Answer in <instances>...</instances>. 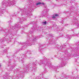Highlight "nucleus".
<instances>
[{"label":"nucleus","mask_w":79,"mask_h":79,"mask_svg":"<svg viewBox=\"0 0 79 79\" xmlns=\"http://www.w3.org/2000/svg\"><path fill=\"white\" fill-rule=\"evenodd\" d=\"M61 58H59V60H61L60 64H59V65L57 66H52V64L49 62V61H50L49 59L47 58L42 59L39 62H38L37 60H36L35 61L34 64H35L36 63H38V64L41 66H43V68H45L49 66V68L50 69H51V71H53L54 72L58 73V71H57V69H58V67H63L65 66V64H66V58L64 57H61Z\"/></svg>","instance_id":"nucleus-1"},{"label":"nucleus","mask_w":79,"mask_h":79,"mask_svg":"<svg viewBox=\"0 0 79 79\" xmlns=\"http://www.w3.org/2000/svg\"><path fill=\"white\" fill-rule=\"evenodd\" d=\"M28 36L29 37V38L28 39L27 43H23L21 48L17 49L15 51L16 53H18L21 50H24V49L27 47V45L31 46L32 45H35L37 44L36 39H37L39 38V37L34 36V35L31 34H29Z\"/></svg>","instance_id":"nucleus-2"},{"label":"nucleus","mask_w":79,"mask_h":79,"mask_svg":"<svg viewBox=\"0 0 79 79\" xmlns=\"http://www.w3.org/2000/svg\"><path fill=\"white\" fill-rule=\"evenodd\" d=\"M19 10L20 13H21V16L22 17L19 19V23L21 24H23V22L24 21L27 20V18L29 16H31L32 15L31 14H30L32 10L29 9V8H26L25 7V8L23 9H19Z\"/></svg>","instance_id":"nucleus-3"},{"label":"nucleus","mask_w":79,"mask_h":79,"mask_svg":"<svg viewBox=\"0 0 79 79\" xmlns=\"http://www.w3.org/2000/svg\"><path fill=\"white\" fill-rule=\"evenodd\" d=\"M19 23H17V24H15L13 27L11 25L10 26V28L6 30V32H9L8 33V36L9 37H13V36L15 35V32L13 31V30L15 29V31H18V28L20 27L21 25H19Z\"/></svg>","instance_id":"nucleus-4"},{"label":"nucleus","mask_w":79,"mask_h":79,"mask_svg":"<svg viewBox=\"0 0 79 79\" xmlns=\"http://www.w3.org/2000/svg\"><path fill=\"white\" fill-rule=\"evenodd\" d=\"M16 3V0H13L12 1L4 0L2 2V4L3 6L2 7L5 8V11H6V7L9 6H14Z\"/></svg>","instance_id":"nucleus-5"},{"label":"nucleus","mask_w":79,"mask_h":79,"mask_svg":"<svg viewBox=\"0 0 79 79\" xmlns=\"http://www.w3.org/2000/svg\"><path fill=\"white\" fill-rule=\"evenodd\" d=\"M25 67L24 68V72H27L29 70L31 71L33 75H35V68L31 66L29 64H25Z\"/></svg>","instance_id":"nucleus-6"},{"label":"nucleus","mask_w":79,"mask_h":79,"mask_svg":"<svg viewBox=\"0 0 79 79\" xmlns=\"http://www.w3.org/2000/svg\"><path fill=\"white\" fill-rule=\"evenodd\" d=\"M8 39L7 38H6L5 37H4L3 38V39H2L1 38H0V46L2 45V44H3V42H4V41H5L6 40H7ZM6 46L4 45L2 46H0V48H4L3 51H4V52H5L6 50V49H7V48H6Z\"/></svg>","instance_id":"nucleus-7"},{"label":"nucleus","mask_w":79,"mask_h":79,"mask_svg":"<svg viewBox=\"0 0 79 79\" xmlns=\"http://www.w3.org/2000/svg\"><path fill=\"white\" fill-rule=\"evenodd\" d=\"M44 9L42 11V14L44 15V17H46L48 16L47 15V13H48V10L47 9V7L46 6H44Z\"/></svg>","instance_id":"nucleus-8"},{"label":"nucleus","mask_w":79,"mask_h":79,"mask_svg":"<svg viewBox=\"0 0 79 79\" xmlns=\"http://www.w3.org/2000/svg\"><path fill=\"white\" fill-rule=\"evenodd\" d=\"M21 58H22V60L21 59H19V61H21V62H22V63H23V62H24L23 60H24V59L25 60V59H26L27 58V56L23 54L21 55Z\"/></svg>","instance_id":"nucleus-9"},{"label":"nucleus","mask_w":79,"mask_h":79,"mask_svg":"<svg viewBox=\"0 0 79 79\" xmlns=\"http://www.w3.org/2000/svg\"><path fill=\"white\" fill-rule=\"evenodd\" d=\"M25 74H26V73L25 72H22V73H21L20 74H18V77H16L17 78H19V77H23L24 76V75H25Z\"/></svg>","instance_id":"nucleus-10"},{"label":"nucleus","mask_w":79,"mask_h":79,"mask_svg":"<svg viewBox=\"0 0 79 79\" xmlns=\"http://www.w3.org/2000/svg\"><path fill=\"white\" fill-rule=\"evenodd\" d=\"M5 11V8L2 7V8H0V15H2L4 13V12Z\"/></svg>","instance_id":"nucleus-11"},{"label":"nucleus","mask_w":79,"mask_h":79,"mask_svg":"<svg viewBox=\"0 0 79 79\" xmlns=\"http://www.w3.org/2000/svg\"><path fill=\"white\" fill-rule=\"evenodd\" d=\"M59 15L58 14H54L52 16V18L54 20H57V18ZM56 19V20H55Z\"/></svg>","instance_id":"nucleus-12"},{"label":"nucleus","mask_w":79,"mask_h":79,"mask_svg":"<svg viewBox=\"0 0 79 79\" xmlns=\"http://www.w3.org/2000/svg\"><path fill=\"white\" fill-rule=\"evenodd\" d=\"M7 42H8V43H9V44H10V45H13L14 44H15V41H14V40L12 39L10 40H8Z\"/></svg>","instance_id":"nucleus-13"},{"label":"nucleus","mask_w":79,"mask_h":79,"mask_svg":"<svg viewBox=\"0 0 79 79\" xmlns=\"http://www.w3.org/2000/svg\"><path fill=\"white\" fill-rule=\"evenodd\" d=\"M45 3H42L40 2H39L36 3V6H38V5H45Z\"/></svg>","instance_id":"nucleus-14"},{"label":"nucleus","mask_w":79,"mask_h":79,"mask_svg":"<svg viewBox=\"0 0 79 79\" xmlns=\"http://www.w3.org/2000/svg\"><path fill=\"white\" fill-rule=\"evenodd\" d=\"M18 12H15L14 13L13 15H11L10 16V17L11 18H12V17H14L15 18H16V17H17V16H18Z\"/></svg>","instance_id":"nucleus-15"},{"label":"nucleus","mask_w":79,"mask_h":79,"mask_svg":"<svg viewBox=\"0 0 79 79\" xmlns=\"http://www.w3.org/2000/svg\"><path fill=\"white\" fill-rule=\"evenodd\" d=\"M35 26H33L31 27V29L30 30V32L32 33L34 32V31H35Z\"/></svg>","instance_id":"nucleus-16"},{"label":"nucleus","mask_w":79,"mask_h":79,"mask_svg":"<svg viewBox=\"0 0 79 79\" xmlns=\"http://www.w3.org/2000/svg\"><path fill=\"white\" fill-rule=\"evenodd\" d=\"M63 29L62 28H61L60 27H59V29L57 30V32H58V33H60L61 32V31H62Z\"/></svg>","instance_id":"nucleus-17"},{"label":"nucleus","mask_w":79,"mask_h":79,"mask_svg":"<svg viewBox=\"0 0 79 79\" xmlns=\"http://www.w3.org/2000/svg\"><path fill=\"white\" fill-rule=\"evenodd\" d=\"M65 38L70 39V38H71V35H66L65 36Z\"/></svg>","instance_id":"nucleus-18"},{"label":"nucleus","mask_w":79,"mask_h":79,"mask_svg":"<svg viewBox=\"0 0 79 79\" xmlns=\"http://www.w3.org/2000/svg\"><path fill=\"white\" fill-rule=\"evenodd\" d=\"M30 24H33L35 26V25H36L37 24H36V23L34 22H31L30 23Z\"/></svg>","instance_id":"nucleus-19"},{"label":"nucleus","mask_w":79,"mask_h":79,"mask_svg":"<svg viewBox=\"0 0 79 79\" xmlns=\"http://www.w3.org/2000/svg\"><path fill=\"white\" fill-rule=\"evenodd\" d=\"M43 76H44V74H40L39 75V77H40V79L41 78H43Z\"/></svg>","instance_id":"nucleus-20"},{"label":"nucleus","mask_w":79,"mask_h":79,"mask_svg":"<svg viewBox=\"0 0 79 79\" xmlns=\"http://www.w3.org/2000/svg\"><path fill=\"white\" fill-rule=\"evenodd\" d=\"M15 72H16L17 73H20V71L18 70V69H16L15 70Z\"/></svg>","instance_id":"nucleus-21"},{"label":"nucleus","mask_w":79,"mask_h":79,"mask_svg":"<svg viewBox=\"0 0 79 79\" xmlns=\"http://www.w3.org/2000/svg\"><path fill=\"white\" fill-rule=\"evenodd\" d=\"M4 54V52H2V51H0V56H2V55H3Z\"/></svg>","instance_id":"nucleus-22"},{"label":"nucleus","mask_w":79,"mask_h":79,"mask_svg":"<svg viewBox=\"0 0 79 79\" xmlns=\"http://www.w3.org/2000/svg\"><path fill=\"white\" fill-rule=\"evenodd\" d=\"M75 56H79V52H77L75 55Z\"/></svg>","instance_id":"nucleus-23"},{"label":"nucleus","mask_w":79,"mask_h":79,"mask_svg":"<svg viewBox=\"0 0 79 79\" xmlns=\"http://www.w3.org/2000/svg\"><path fill=\"white\" fill-rule=\"evenodd\" d=\"M42 23L43 25H45L47 24V21H45L44 22H43Z\"/></svg>","instance_id":"nucleus-24"},{"label":"nucleus","mask_w":79,"mask_h":79,"mask_svg":"<svg viewBox=\"0 0 79 79\" xmlns=\"http://www.w3.org/2000/svg\"><path fill=\"white\" fill-rule=\"evenodd\" d=\"M48 35L49 36V37H53V35H52L51 34H48Z\"/></svg>","instance_id":"nucleus-25"},{"label":"nucleus","mask_w":79,"mask_h":79,"mask_svg":"<svg viewBox=\"0 0 79 79\" xmlns=\"http://www.w3.org/2000/svg\"><path fill=\"white\" fill-rule=\"evenodd\" d=\"M28 53L29 55H31V51H28Z\"/></svg>","instance_id":"nucleus-26"},{"label":"nucleus","mask_w":79,"mask_h":79,"mask_svg":"<svg viewBox=\"0 0 79 79\" xmlns=\"http://www.w3.org/2000/svg\"><path fill=\"white\" fill-rule=\"evenodd\" d=\"M64 34H62V33H60L59 34V36H60V37H62L63 36V35Z\"/></svg>","instance_id":"nucleus-27"},{"label":"nucleus","mask_w":79,"mask_h":79,"mask_svg":"<svg viewBox=\"0 0 79 79\" xmlns=\"http://www.w3.org/2000/svg\"><path fill=\"white\" fill-rule=\"evenodd\" d=\"M36 79H40V77H39L38 76H37L36 77Z\"/></svg>","instance_id":"nucleus-28"},{"label":"nucleus","mask_w":79,"mask_h":79,"mask_svg":"<svg viewBox=\"0 0 79 79\" xmlns=\"http://www.w3.org/2000/svg\"><path fill=\"white\" fill-rule=\"evenodd\" d=\"M28 52V50H26L25 51V53H27Z\"/></svg>","instance_id":"nucleus-29"},{"label":"nucleus","mask_w":79,"mask_h":79,"mask_svg":"<svg viewBox=\"0 0 79 79\" xmlns=\"http://www.w3.org/2000/svg\"><path fill=\"white\" fill-rule=\"evenodd\" d=\"M63 48V46H60V51H61V50H62V49H61V48Z\"/></svg>","instance_id":"nucleus-30"},{"label":"nucleus","mask_w":79,"mask_h":79,"mask_svg":"<svg viewBox=\"0 0 79 79\" xmlns=\"http://www.w3.org/2000/svg\"><path fill=\"white\" fill-rule=\"evenodd\" d=\"M15 67L14 66H12L11 67V69H13L14 68V67Z\"/></svg>","instance_id":"nucleus-31"},{"label":"nucleus","mask_w":79,"mask_h":79,"mask_svg":"<svg viewBox=\"0 0 79 79\" xmlns=\"http://www.w3.org/2000/svg\"><path fill=\"white\" fill-rule=\"evenodd\" d=\"M44 73H47V70H46V69H45V70H44Z\"/></svg>","instance_id":"nucleus-32"},{"label":"nucleus","mask_w":79,"mask_h":79,"mask_svg":"<svg viewBox=\"0 0 79 79\" xmlns=\"http://www.w3.org/2000/svg\"><path fill=\"white\" fill-rule=\"evenodd\" d=\"M78 35H79V34H75V35H77V37H79V36H78Z\"/></svg>","instance_id":"nucleus-33"},{"label":"nucleus","mask_w":79,"mask_h":79,"mask_svg":"<svg viewBox=\"0 0 79 79\" xmlns=\"http://www.w3.org/2000/svg\"><path fill=\"white\" fill-rule=\"evenodd\" d=\"M3 78H4V79H6V76H3Z\"/></svg>","instance_id":"nucleus-34"},{"label":"nucleus","mask_w":79,"mask_h":79,"mask_svg":"<svg viewBox=\"0 0 79 79\" xmlns=\"http://www.w3.org/2000/svg\"><path fill=\"white\" fill-rule=\"evenodd\" d=\"M65 76H66V75H64V76H62V77H63H63H64V78H65V77H65Z\"/></svg>","instance_id":"nucleus-35"},{"label":"nucleus","mask_w":79,"mask_h":79,"mask_svg":"<svg viewBox=\"0 0 79 79\" xmlns=\"http://www.w3.org/2000/svg\"><path fill=\"white\" fill-rule=\"evenodd\" d=\"M18 44H19H19H21V42H18Z\"/></svg>","instance_id":"nucleus-36"},{"label":"nucleus","mask_w":79,"mask_h":79,"mask_svg":"<svg viewBox=\"0 0 79 79\" xmlns=\"http://www.w3.org/2000/svg\"><path fill=\"white\" fill-rule=\"evenodd\" d=\"M12 22H13V20L12 19H11L10 21V23H11Z\"/></svg>","instance_id":"nucleus-37"},{"label":"nucleus","mask_w":79,"mask_h":79,"mask_svg":"<svg viewBox=\"0 0 79 79\" xmlns=\"http://www.w3.org/2000/svg\"><path fill=\"white\" fill-rule=\"evenodd\" d=\"M1 66H2V65L1 64H0V68H1Z\"/></svg>","instance_id":"nucleus-38"},{"label":"nucleus","mask_w":79,"mask_h":79,"mask_svg":"<svg viewBox=\"0 0 79 79\" xmlns=\"http://www.w3.org/2000/svg\"><path fill=\"white\" fill-rule=\"evenodd\" d=\"M46 1H48V2H49L50 1V0H46Z\"/></svg>","instance_id":"nucleus-39"},{"label":"nucleus","mask_w":79,"mask_h":79,"mask_svg":"<svg viewBox=\"0 0 79 79\" xmlns=\"http://www.w3.org/2000/svg\"><path fill=\"white\" fill-rule=\"evenodd\" d=\"M53 40H52V41H51V43H53Z\"/></svg>","instance_id":"nucleus-40"},{"label":"nucleus","mask_w":79,"mask_h":79,"mask_svg":"<svg viewBox=\"0 0 79 79\" xmlns=\"http://www.w3.org/2000/svg\"><path fill=\"white\" fill-rule=\"evenodd\" d=\"M7 65H8V66H10V65H9V64H7Z\"/></svg>","instance_id":"nucleus-41"},{"label":"nucleus","mask_w":79,"mask_h":79,"mask_svg":"<svg viewBox=\"0 0 79 79\" xmlns=\"http://www.w3.org/2000/svg\"><path fill=\"white\" fill-rule=\"evenodd\" d=\"M21 34H23V32H21Z\"/></svg>","instance_id":"nucleus-42"},{"label":"nucleus","mask_w":79,"mask_h":79,"mask_svg":"<svg viewBox=\"0 0 79 79\" xmlns=\"http://www.w3.org/2000/svg\"><path fill=\"white\" fill-rule=\"evenodd\" d=\"M63 74H64V73H63V74H62V75H63Z\"/></svg>","instance_id":"nucleus-43"},{"label":"nucleus","mask_w":79,"mask_h":79,"mask_svg":"<svg viewBox=\"0 0 79 79\" xmlns=\"http://www.w3.org/2000/svg\"><path fill=\"white\" fill-rule=\"evenodd\" d=\"M56 0V1H58V0Z\"/></svg>","instance_id":"nucleus-44"},{"label":"nucleus","mask_w":79,"mask_h":79,"mask_svg":"<svg viewBox=\"0 0 79 79\" xmlns=\"http://www.w3.org/2000/svg\"><path fill=\"white\" fill-rule=\"evenodd\" d=\"M26 8H27V7H26Z\"/></svg>","instance_id":"nucleus-45"},{"label":"nucleus","mask_w":79,"mask_h":79,"mask_svg":"<svg viewBox=\"0 0 79 79\" xmlns=\"http://www.w3.org/2000/svg\"><path fill=\"white\" fill-rule=\"evenodd\" d=\"M40 52H41V50H40Z\"/></svg>","instance_id":"nucleus-46"},{"label":"nucleus","mask_w":79,"mask_h":79,"mask_svg":"<svg viewBox=\"0 0 79 79\" xmlns=\"http://www.w3.org/2000/svg\"><path fill=\"white\" fill-rule=\"evenodd\" d=\"M66 44H65L64 45H65Z\"/></svg>","instance_id":"nucleus-47"},{"label":"nucleus","mask_w":79,"mask_h":79,"mask_svg":"<svg viewBox=\"0 0 79 79\" xmlns=\"http://www.w3.org/2000/svg\"><path fill=\"white\" fill-rule=\"evenodd\" d=\"M74 52H75V51H74Z\"/></svg>","instance_id":"nucleus-48"}]
</instances>
